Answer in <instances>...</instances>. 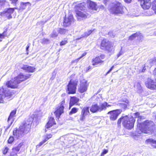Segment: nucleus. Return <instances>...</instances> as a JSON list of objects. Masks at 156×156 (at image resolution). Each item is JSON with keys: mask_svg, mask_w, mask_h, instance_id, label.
I'll return each instance as SVG.
<instances>
[{"mask_svg": "<svg viewBox=\"0 0 156 156\" xmlns=\"http://www.w3.org/2000/svg\"><path fill=\"white\" fill-rule=\"evenodd\" d=\"M31 76V74H25L22 73H20L13 79L7 81L5 85L8 88L18 89L19 88L20 83L30 78Z\"/></svg>", "mask_w": 156, "mask_h": 156, "instance_id": "nucleus-1", "label": "nucleus"}, {"mask_svg": "<svg viewBox=\"0 0 156 156\" xmlns=\"http://www.w3.org/2000/svg\"><path fill=\"white\" fill-rule=\"evenodd\" d=\"M135 122V119L133 117H129L126 115L122 116L117 121V124L120 126L122 122V126L125 128L130 130L133 128Z\"/></svg>", "mask_w": 156, "mask_h": 156, "instance_id": "nucleus-2", "label": "nucleus"}, {"mask_svg": "<svg viewBox=\"0 0 156 156\" xmlns=\"http://www.w3.org/2000/svg\"><path fill=\"white\" fill-rule=\"evenodd\" d=\"M112 5L108 9L110 13L112 14L118 15L124 13V7L119 2L112 3Z\"/></svg>", "mask_w": 156, "mask_h": 156, "instance_id": "nucleus-3", "label": "nucleus"}, {"mask_svg": "<svg viewBox=\"0 0 156 156\" xmlns=\"http://www.w3.org/2000/svg\"><path fill=\"white\" fill-rule=\"evenodd\" d=\"M85 3L83 2L80 3L75 6L76 9L75 10V12L77 17L84 19L87 18L88 14L85 10Z\"/></svg>", "mask_w": 156, "mask_h": 156, "instance_id": "nucleus-4", "label": "nucleus"}, {"mask_svg": "<svg viewBox=\"0 0 156 156\" xmlns=\"http://www.w3.org/2000/svg\"><path fill=\"white\" fill-rule=\"evenodd\" d=\"M70 80L67 85L66 92L68 94H74L76 93L77 81L74 79V76L71 75Z\"/></svg>", "mask_w": 156, "mask_h": 156, "instance_id": "nucleus-5", "label": "nucleus"}, {"mask_svg": "<svg viewBox=\"0 0 156 156\" xmlns=\"http://www.w3.org/2000/svg\"><path fill=\"white\" fill-rule=\"evenodd\" d=\"M140 2V5L144 10H147L150 8L154 11L156 14V0H153L151 2V0H141L138 1Z\"/></svg>", "mask_w": 156, "mask_h": 156, "instance_id": "nucleus-6", "label": "nucleus"}, {"mask_svg": "<svg viewBox=\"0 0 156 156\" xmlns=\"http://www.w3.org/2000/svg\"><path fill=\"white\" fill-rule=\"evenodd\" d=\"M153 122L147 120L142 122L138 123L137 126L142 133H148L151 132V127L152 126Z\"/></svg>", "mask_w": 156, "mask_h": 156, "instance_id": "nucleus-7", "label": "nucleus"}, {"mask_svg": "<svg viewBox=\"0 0 156 156\" xmlns=\"http://www.w3.org/2000/svg\"><path fill=\"white\" fill-rule=\"evenodd\" d=\"M113 47L112 43L105 38L101 41L100 45V48L101 49L109 52L112 51Z\"/></svg>", "mask_w": 156, "mask_h": 156, "instance_id": "nucleus-8", "label": "nucleus"}, {"mask_svg": "<svg viewBox=\"0 0 156 156\" xmlns=\"http://www.w3.org/2000/svg\"><path fill=\"white\" fill-rule=\"evenodd\" d=\"M65 102V99H64L63 100L59 103V105L56 108L55 111L54 112V113L56 117L58 119L60 118L61 115L64 112V105Z\"/></svg>", "mask_w": 156, "mask_h": 156, "instance_id": "nucleus-9", "label": "nucleus"}, {"mask_svg": "<svg viewBox=\"0 0 156 156\" xmlns=\"http://www.w3.org/2000/svg\"><path fill=\"white\" fill-rule=\"evenodd\" d=\"M88 87L89 83L87 80L84 79L81 80L78 87V91L81 94L86 92Z\"/></svg>", "mask_w": 156, "mask_h": 156, "instance_id": "nucleus-10", "label": "nucleus"}, {"mask_svg": "<svg viewBox=\"0 0 156 156\" xmlns=\"http://www.w3.org/2000/svg\"><path fill=\"white\" fill-rule=\"evenodd\" d=\"M16 9V8H7L0 12V16L2 17L5 16L8 20L12 18V14L14 12L15 10Z\"/></svg>", "mask_w": 156, "mask_h": 156, "instance_id": "nucleus-11", "label": "nucleus"}, {"mask_svg": "<svg viewBox=\"0 0 156 156\" xmlns=\"http://www.w3.org/2000/svg\"><path fill=\"white\" fill-rule=\"evenodd\" d=\"M32 122L30 121L27 120L23 122L21 125L19 126V129L22 133L25 131H29L31 128Z\"/></svg>", "mask_w": 156, "mask_h": 156, "instance_id": "nucleus-12", "label": "nucleus"}, {"mask_svg": "<svg viewBox=\"0 0 156 156\" xmlns=\"http://www.w3.org/2000/svg\"><path fill=\"white\" fill-rule=\"evenodd\" d=\"M145 85L146 87L151 90L156 89V79H152L151 77L148 78L145 82Z\"/></svg>", "mask_w": 156, "mask_h": 156, "instance_id": "nucleus-13", "label": "nucleus"}, {"mask_svg": "<svg viewBox=\"0 0 156 156\" xmlns=\"http://www.w3.org/2000/svg\"><path fill=\"white\" fill-rule=\"evenodd\" d=\"M105 58V55L103 54L96 56L92 59V65L93 66H96L102 64L104 62L103 59Z\"/></svg>", "mask_w": 156, "mask_h": 156, "instance_id": "nucleus-14", "label": "nucleus"}, {"mask_svg": "<svg viewBox=\"0 0 156 156\" xmlns=\"http://www.w3.org/2000/svg\"><path fill=\"white\" fill-rule=\"evenodd\" d=\"M89 107H85L82 109L81 114L80 116L79 120L81 122L84 121L86 119V117L90 115Z\"/></svg>", "mask_w": 156, "mask_h": 156, "instance_id": "nucleus-15", "label": "nucleus"}, {"mask_svg": "<svg viewBox=\"0 0 156 156\" xmlns=\"http://www.w3.org/2000/svg\"><path fill=\"white\" fill-rule=\"evenodd\" d=\"M136 37H137V40L139 42H142L143 41L144 36L140 31L137 32L130 35L128 39L129 41H132Z\"/></svg>", "mask_w": 156, "mask_h": 156, "instance_id": "nucleus-16", "label": "nucleus"}, {"mask_svg": "<svg viewBox=\"0 0 156 156\" xmlns=\"http://www.w3.org/2000/svg\"><path fill=\"white\" fill-rule=\"evenodd\" d=\"M121 113L120 110L117 109L109 111L108 112L107 114L110 115L109 118L111 120L114 121L117 119Z\"/></svg>", "mask_w": 156, "mask_h": 156, "instance_id": "nucleus-17", "label": "nucleus"}, {"mask_svg": "<svg viewBox=\"0 0 156 156\" xmlns=\"http://www.w3.org/2000/svg\"><path fill=\"white\" fill-rule=\"evenodd\" d=\"M74 21V19L73 15H70L67 17L65 16L64 18L63 26L65 27L69 26Z\"/></svg>", "mask_w": 156, "mask_h": 156, "instance_id": "nucleus-18", "label": "nucleus"}, {"mask_svg": "<svg viewBox=\"0 0 156 156\" xmlns=\"http://www.w3.org/2000/svg\"><path fill=\"white\" fill-rule=\"evenodd\" d=\"M87 3L88 4V8L93 10H97L98 6L96 3L90 0H87Z\"/></svg>", "mask_w": 156, "mask_h": 156, "instance_id": "nucleus-19", "label": "nucleus"}, {"mask_svg": "<svg viewBox=\"0 0 156 156\" xmlns=\"http://www.w3.org/2000/svg\"><path fill=\"white\" fill-rule=\"evenodd\" d=\"M80 99L76 96H71L70 97V99L69 103V109L73 106L76 105L79 101Z\"/></svg>", "mask_w": 156, "mask_h": 156, "instance_id": "nucleus-20", "label": "nucleus"}, {"mask_svg": "<svg viewBox=\"0 0 156 156\" xmlns=\"http://www.w3.org/2000/svg\"><path fill=\"white\" fill-rule=\"evenodd\" d=\"M56 124L55 120L53 117H50L48 119V120L47 123L46 124L45 127L46 128L48 129L56 125Z\"/></svg>", "mask_w": 156, "mask_h": 156, "instance_id": "nucleus-21", "label": "nucleus"}, {"mask_svg": "<svg viewBox=\"0 0 156 156\" xmlns=\"http://www.w3.org/2000/svg\"><path fill=\"white\" fill-rule=\"evenodd\" d=\"M21 69L29 73H33L35 71L36 68L34 66L23 65Z\"/></svg>", "mask_w": 156, "mask_h": 156, "instance_id": "nucleus-22", "label": "nucleus"}, {"mask_svg": "<svg viewBox=\"0 0 156 156\" xmlns=\"http://www.w3.org/2000/svg\"><path fill=\"white\" fill-rule=\"evenodd\" d=\"M99 105L98 104H94L92 105L90 109V111L93 113H95L97 112H99Z\"/></svg>", "mask_w": 156, "mask_h": 156, "instance_id": "nucleus-23", "label": "nucleus"}, {"mask_svg": "<svg viewBox=\"0 0 156 156\" xmlns=\"http://www.w3.org/2000/svg\"><path fill=\"white\" fill-rule=\"evenodd\" d=\"M111 105H108L106 102H104V103L100 104L99 106V112H100L103 110L106 109L107 107H111Z\"/></svg>", "mask_w": 156, "mask_h": 156, "instance_id": "nucleus-24", "label": "nucleus"}, {"mask_svg": "<svg viewBox=\"0 0 156 156\" xmlns=\"http://www.w3.org/2000/svg\"><path fill=\"white\" fill-rule=\"evenodd\" d=\"M147 144H150L153 148H156V140L151 139H148L146 140Z\"/></svg>", "mask_w": 156, "mask_h": 156, "instance_id": "nucleus-25", "label": "nucleus"}, {"mask_svg": "<svg viewBox=\"0 0 156 156\" xmlns=\"http://www.w3.org/2000/svg\"><path fill=\"white\" fill-rule=\"evenodd\" d=\"M27 5H29L30 6L31 4L29 2H21L20 4V10H23L25 9L26 8Z\"/></svg>", "mask_w": 156, "mask_h": 156, "instance_id": "nucleus-26", "label": "nucleus"}, {"mask_svg": "<svg viewBox=\"0 0 156 156\" xmlns=\"http://www.w3.org/2000/svg\"><path fill=\"white\" fill-rule=\"evenodd\" d=\"M119 104L121 106H123L125 107H126L129 103V101L127 99H122L120 101Z\"/></svg>", "mask_w": 156, "mask_h": 156, "instance_id": "nucleus-27", "label": "nucleus"}, {"mask_svg": "<svg viewBox=\"0 0 156 156\" xmlns=\"http://www.w3.org/2000/svg\"><path fill=\"white\" fill-rule=\"evenodd\" d=\"M8 29L6 28L2 33L0 34V39H4L5 37H7V31Z\"/></svg>", "mask_w": 156, "mask_h": 156, "instance_id": "nucleus-28", "label": "nucleus"}, {"mask_svg": "<svg viewBox=\"0 0 156 156\" xmlns=\"http://www.w3.org/2000/svg\"><path fill=\"white\" fill-rule=\"evenodd\" d=\"M16 111L17 110L16 109H15L11 112L8 119L7 120L8 122L12 118L15 116L16 113Z\"/></svg>", "mask_w": 156, "mask_h": 156, "instance_id": "nucleus-29", "label": "nucleus"}, {"mask_svg": "<svg viewBox=\"0 0 156 156\" xmlns=\"http://www.w3.org/2000/svg\"><path fill=\"white\" fill-rule=\"evenodd\" d=\"M23 145V143H21L16 147H13L12 150L13 151H15L16 152H18L21 147Z\"/></svg>", "mask_w": 156, "mask_h": 156, "instance_id": "nucleus-30", "label": "nucleus"}, {"mask_svg": "<svg viewBox=\"0 0 156 156\" xmlns=\"http://www.w3.org/2000/svg\"><path fill=\"white\" fill-rule=\"evenodd\" d=\"M79 109L76 107L73 108L69 112V115H72L73 114L76 113L78 111Z\"/></svg>", "mask_w": 156, "mask_h": 156, "instance_id": "nucleus-31", "label": "nucleus"}, {"mask_svg": "<svg viewBox=\"0 0 156 156\" xmlns=\"http://www.w3.org/2000/svg\"><path fill=\"white\" fill-rule=\"evenodd\" d=\"M49 138L48 137H46L44 140L41 141L36 146L37 147H39L42 145H43L45 143L48 139Z\"/></svg>", "mask_w": 156, "mask_h": 156, "instance_id": "nucleus-32", "label": "nucleus"}, {"mask_svg": "<svg viewBox=\"0 0 156 156\" xmlns=\"http://www.w3.org/2000/svg\"><path fill=\"white\" fill-rule=\"evenodd\" d=\"M68 42L67 39L65 38L63 40H62L60 42L59 44L60 46H63L66 44Z\"/></svg>", "mask_w": 156, "mask_h": 156, "instance_id": "nucleus-33", "label": "nucleus"}, {"mask_svg": "<svg viewBox=\"0 0 156 156\" xmlns=\"http://www.w3.org/2000/svg\"><path fill=\"white\" fill-rule=\"evenodd\" d=\"M22 132L21 131H20L19 129L18 130L16 128L14 129L13 131V134L14 136H17L19 135L18 134L19 133V132Z\"/></svg>", "mask_w": 156, "mask_h": 156, "instance_id": "nucleus-34", "label": "nucleus"}, {"mask_svg": "<svg viewBox=\"0 0 156 156\" xmlns=\"http://www.w3.org/2000/svg\"><path fill=\"white\" fill-rule=\"evenodd\" d=\"M9 148L7 147H4L2 150V151L3 154L5 155L8 152Z\"/></svg>", "mask_w": 156, "mask_h": 156, "instance_id": "nucleus-35", "label": "nucleus"}, {"mask_svg": "<svg viewBox=\"0 0 156 156\" xmlns=\"http://www.w3.org/2000/svg\"><path fill=\"white\" fill-rule=\"evenodd\" d=\"M49 40L47 38H44L41 40V43L43 44H47L49 43Z\"/></svg>", "mask_w": 156, "mask_h": 156, "instance_id": "nucleus-36", "label": "nucleus"}, {"mask_svg": "<svg viewBox=\"0 0 156 156\" xmlns=\"http://www.w3.org/2000/svg\"><path fill=\"white\" fill-rule=\"evenodd\" d=\"M94 30H89L87 31V32H85L84 33V36L85 37H88L89 35H90L93 31Z\"/></svg>", "mask_w": 156, "mask_h": 156, "instance_id": "nucleus-37", "label": "nucleus"}, {"mask_svg": "<svg viewBox=\"0 0 156 156\" xmlns=\"http://www.w3.org/2000/svg\"><path fill=\"white\" fill-rule=\"evenodd\" d=\"M66 30L62 28H60L58 31V33L62 34H65L66 32Z\"/></svg>", "mask_w": 156, "mask_h": 156, "instance_id": "nucleus-38", "label": "nucleus"}, {"mask_svg": "<svg viewBox=\"0 0 156 156\" xmlns=\"http://www.w3.org/2000/svg\"><path fill=\"white\" fill-rule=\"evenodd\" d=\"M14 141V137H9L8 140V143L9 144H12Z\"/></svg>", "mask_w": 156, "mask_h": 156, "instance_id": "nucleus-39", "label": "nucleus"}, {"mask_svg": "<svg viewBox=\"0 0 156 156\" xmlns=\"http://www.w3.org/2000/svg\"><path fill=\"white\" fill-rule=\"evenodd\" d=\"M87 54V53L86 52H84L83 53L82 55L80 56L77 59H76V61H79V59L82 58L84 56H85Z\"/></svg>", "mask_w": 156, "mask_h": 156, "instance_id": "nucleus-40", "label": "nucleus"}, {"mask_svg": "<svg viewBox=\"0 0 156 156\" xmlns=\"http://www.w3.org/2000/svg\"><path fill=\"white\" fill-rule=\"evenodd\" d=\"M155 62H156V57H154L150 60V64H152Z\"/></svg>", "mask_w": 156, "mask_h": 156, "instance_id": "nucleus-41", "label": "nucleus"}, {"mask_svg": "<svg viewBox=\"0 0 156 156\" xmlns=\"http://www.w3.org/2000/svg\"><path fill=\"white\" fill-rule=\"evenodd\" d=\"M108 152V150L107 149H104L103 150V151L101 152V154L103 156H104V155L105 154H106Z\"/></svg>", "mask_w": 156, "mask_h": 156, "instance_id": "nucleus-42", "label": "nucleus"}, {"mask_svg": "<svg viewBox=\"0 0 156 156\" xmlns=\"http://www.w3.org/2000/svg\"><path fill=\"white\" fill-rule=\"evenodd\" d=\"M103 3L105 5H107L110 2V0H103Z\"/></svg>", "mask_w": 156, "mask_h": 156, "instance_id": "nucleus-43", "label": "nucleus"}, {"mask_svg": "<svg viewBox=\"0 0 156 156\" xmlns=\"http://www.w3.org/2000/svg\"><path fill=\"white\" fill-rule=\"evenodd\" d=\"M11 1L12 4L16 5L18 1V0H10Z\"/></svg>", "mask_w": 156, "mask_h": 156, "instance_id": "nucleus-44", "label": "nucleus"}, {"mask_svg": "<svg viewBox=\"0 0 156 156\" xmlns=\"http://www.w3.org/2000/svg\"><path fill=\"white\" fill-rule=\"evenodd\" d=\"M3 95L0 94V103H3L4 101L2 98Z\"/></svg>", "mask_w": 156, "mask_h": 156, "instance_id": "nucleus-45", "label": "nucleus"}, {"mask_svg": "<svg viewBox=\"0 0 156 156\" xmlns=\"http://www.w3.org/2000/svg\"><path fill=\"white\" fill-rule=\"evenodd\" d=\"M134 115L135 116V118H138L140 116V113L139 112H137L134 113Z\"/></svg>", "mask_w": 156, "mask_h": 156, "instance_id": "nucleus-46", "label": "nucleus"}, {"mask_svg": "<svg viewBox=\"0 0 156 156\" xmlns=\"http://www.w3.org/2000/svg\"><path fill=\"white\" fill-rule=\"evenodd\" d=\"M58 36V34L56 33H53L51 34V36L52 37H56Z\"/></svg>", "mask_w": 156, "mask_h": 156, "instance_id": "nucleus-47", "label": "nucleus"}, {"mask_svg": "<svg viewBox=\"0 0 156 156\" xmlns=\"http://www.w3.org/2000/svg\"><path fill=\"white\" fill-rule=\"evenodd\" d=\"M146 66H145V64L143 66V69L141 70L142 72L144 73L145 71V70L146 69Z\"/></svg>", "mask_w": 156, "mask_h": 156, "instance_id": "nucleus-48", "label": "nucleus"}, {"mask_svg": "<svg viewBox=\"0 0 156 156\" xmlns=\"http://www.w3.org/2000/svg\"><path fill=\"white\" fill-rule=\"evenodd\" d=\"M114 67V66H113L106 73V75H107L113 69V68Z\"/></svg>", "mask_w": 156, "mask_h": 156, "instance_id": "nucleus-49", "label": "nucleus"}, {"mask_svg": "<svg viewBox=\"0 0 156 156\" xmlns=\"http://www.w3.org/2000/svg\"><path fill=\"white\" fill-rule=\"evenodd\" d=\"M124 2L127 3H130L132 0H124Z\"/></svg>", "mask_w": 156, "mask_h": 156, "instance_id": "nucleus-50", "label": "nucleus"}, {"mask_svg": "<svg viewBox=\"0 0 156 156\" xmlns=\"http://www.w3.org/2000/svg\"><path fill=\"white\" fill-rule=\"evenodd\" d=\"M92 69V68L91 66H89L86 69V71H88L90 69Z\"/></svg>", "mask_w": 156, "mask_h": 156, "instance_id": "nucleus-51", "label": "nucleus"}, {"mask_svg": "<svg viewBox=\"0 0 156 156\" xmlns=\"http://www.w3.org/2000/svg\"><path fill=\"white\" fill-rule=\"evenodd\" d=\"M9 156H18L17 154L15 153V154H12V153H11L10 154V155Z\"/></svg>", "mask_w": 156, "mask_h": 156, "instance_id": "nucleus-52", "label": "nucleus"}, {"mask_svg": "<svg viewBox=\"0 0 156 156\" xmlns=\"http://www.w3.org/2000/svg\"><path fill=\"white\" fill-rule=\"evenodd\" d=\"M138 119H137V121H140L141 120V119H142V117L141 116H140L138 118Z\"/></svg>", "mask_w": 156, "mask_h": 156, "instance_id": "nucleus-53", "label": "nucleus"}, {"mask_svg": "<svg viewBox=\"0 0 156 156\" xmlns=\"http://www.w3.org/2000/svg\"><path fill=\"white\" fill-rule=\"evenodd\" d=\"M122 54V52L120 51L117 55V57H118L121 56Z\"/></svg>", "mask_w": 156, "mask_h": 156, "instance_id": "nucleus-54", "label": "nucleus"}, {"mask_svg": "<svg viewBox=\"0 0 156 156\" xmlns=\"http://www.w3.org/2000/svg\"><path fill=\"white\" fill-rule=\"evenodd\" d=\"M13 94H14L13 93H10V94L9 95H8V94H7V96H11Z\"/></svg>", "mask_w": 156, "mask_h": 156, "instance_id": "nucleus-55", "label": "nucleus"}, {"mask_svg": "<svg viewBox=\"0 0 156 156\" xmlns=\"http://www.w3.org/2000/svg\"><path fill=\"white\" fill-rule=\"evenodd\" d=\"M78 61H76V59H75V60L73 61L72 62V63H74V62H78Z\"/></svg>", "mask_w": 156, "mask_h": 156, "instance_id": "nucleus-56", "label": "nucleus"}, {"mask_svg": "<svg viewBox=\"0 0 156 156\" xmlns=\"http://www.w3.org/2000/svg\"><path fill=\"white\" fill-rule=\"evenodd\" d=\"M29 47V45H27V46L26 48V50L27 51L28 50Z\"/></svg>", "mask_w": 156, "mask_h": 156, "instance_id": "nucleus-57", "label": "nucleus"}, {"mask_svg": "<svg viewBox=\"0 0 156 156\" xmlns=\"http://www.w3.org/2000/svg\"><path fill=\"white\" fill-rule=\"evenodd\" d=\"M80 38H77V39H76V40H78L80 39Z\"/></svg>", "mask_w": 156, "mask_h": 156, "instance_id": "nucleus-58", "label": "nucleus"}, {"mask_svg": "<svg viewBox=\"0 0 156 156\" xmlns=\"http://www.w3.org/2000/svg\"><path fill=\"white\" fill-rule=\"evenodd\" d=\"M9 127H10V126H8V127L6 128V129H8V128H9Z\"/></svg>", "mask_w": 156, "mask_h": 156, "instance_id": "nucleus-59", "label": "nucleus"}, {"mask_svg": "<svg viewBox=\"0 0 156 156\" xmlns=\"http://www.w3.org/2000/svg\"><path fill=\"white\" fill-rule=\"evenodd\" d=\"M2 41V40L0 39V41L1 42Z\"/></svg>", "mask_w": 156, "mask_h": 156, "instance_id": "nucleus-60", "label": "nucleus"}, {"mask_svg": "<svg viewBox=\"0 0 156 156\" xmlns=\"http://www.w3.org/2000/svg\"><path fill=\"white\" fill-rule=\"evenodd\" d=\"M65 94H66L65 93V94H64V95H65Z\"/></svg>", "mask_w": 156, "mask_h": 156, "instance_id": "nucleus-61", "label": "nucleus"}, {"mask_svg": "<svg viewBox=\"0 0 156 156\" xmlns=\"http://www.w3.org/2000/svg\"><path fill=\"white\" fill-rule=\"evenodd\" d=\"M63 95V94H62V96Z\"/></svg>", "mask_w": 156, "mask_h": 156, "instance_id": "nucleus-62", "label": "nucleus"}]
</instances>
